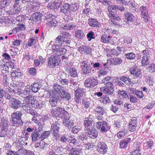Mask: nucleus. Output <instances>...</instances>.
<instances>
[{
    "label": "nucleus",
    "mask_w": 155,
    "mask_h": 155,
    "mask_svg": "<svg viewBox=\"0 0 155 155\" xmlns=\"http://www.w3.org/2000/svg\"><path fill=\"white\" fill-rule=\"evenodd\" d=\"M59 117H61L63 119V122H64V121H65V120H68L70 119L68 113L64 110H63L61 113Z\"/></svg>",
    "instance_id": "24"
},
{
    "label": "nucleus",
    "mask_w": 155,
    "mask_h": 155,
    "mask_svg": "<svg viewBox=\"0 0 155 155\" xmlns=\"http://www.w3.org/2000/svg\"><path fill=\"white\" fill-rule=\"evenodd\" d=\"M124 57L127 60H133L135 58L136 55L135 54L130 52L125 54Z\"/></svg>",
    "instance_id": "34"
},
{
    "label": "nucleus",
    "mask_w": 155,
    "mask_h": 155,
    "mask_svg": "<svg viewBox=\"0 0 155 155\" xmlns=\"http://www.w3.org/2000/svg\"><path fill=\"white\" fill-rule=\"evenodd\" d=\"M135 94L139 98H142L144 97V94L142 91L137 90L136 91H134Z\"/></svg>",
    "instance_id": "60"
},
{
    "label": "nucleus",
    "mask_w": 155,
    "mask_h": 155,
    "mask_svg": "<svg viewBox=\"0 0 155 155\" xmlns=\"http://www.w3.org/2000/svg\"><path fill=\"white\" fill-rule=\"evenodd\" d=\"M153 144V141L150 139L146 143H145L144 146L145 147H147V148L151 147Z\"/></svg>",
    "instance_id": "62"
},
{
    "label": "nucleus",
    "mask_w": 155,
    "mask_h": 155,
    "mask_svg": "<svg viewBox=\"0 0 155 155\" xmlns=\"http://www.w3.org/2000/svg\"><path fill=\"white\" fill-rule=\"evenodd\" d=\"M85 92V89L82 88H78L75 91V95L82 97L84 94Z\"/></svg>",
    "instance_id": "27"
},
{
    "label": "nucleus",
    "mask_w": 155,
    "mask_h": 155,
    "mask_svg": "<svg viewBox=\"0 0 155 155\" xmlns=\"http://www.w3.org/2000/svg\"><path fill=\"white\" fill-rule=\"evenodd\" d=\"M60 63L59 57L56 55H51L48 58V65L51 68L58 66Z\"/></svg>",
    "instance_id": "3"
},
{
    "label": "nucleus",
    "mask_w": 155,
    "mask_h": 155,
    "mask_svg": "<svg viewBox=\"0 0 155 155\" xmlns=\"http://www.w3.org/2000/svg\"><path fill=\"white\" fill-rule=\"evenodd\" d=\"M148 68L150 72L152 73L155 72V65L153 64H152L149 65Z\"/></svg>",
    "instance_id": "64"
},
{
    "label": "nucleus",
    "mask_w": 155,
    "mask_h": 155,
    "mask_svg": "<svg viewBox=\"0 0 155 155\" xmlns=\"http://www.w3.org/2000/svg\"><path fill=\"white\" fill-rule=\"evenodd\" d=\"M63 109L60 107H57L53 108L51 110V112L52 116L54 117L59 116L63 110Z\"/></svg>",
    "instance_id": "18"
},
{
    "label": "nucleus",
    "mask_w": 155,
    "mask_h": 155,
    "mask_svg": "<svg viewBox=\"0 0 155 155\" xmlns=\"http://www.w3.org/2000/svg\"><path fill=\"white\" fill-rule=\"evenodd\" d=\"M10 90L9 88H7L6 91L8 92L9 91V93L13 92L14 93H17L21 91L20 88L18 87L16 85V84H14L13 86L10 87Z\"/></svg>",
    "instance_id": "20"
},
{
    "label": "nucleus",
    "mask_w": 155,
    "mask_h": 155,
    "mask_svg": "<svg viewBox=\"0 0 155 155\" xmlns=\"http://www.w3.org/2000/svg\"><path fill=\"white\" fill-rule=\"evenodd\" d=\"M28 72L29 74L34 76L36 74V69L34 68H29L28 70Z\"/></svg>",
    "instance_id": "54"
},
{
    "label": "nucleus",
    "mask_w": 155,
    "mask_h": 155,
    "mask_svg": "<svg viewBox=\"0 0 155 155\" xmlns=\"http://www.w3.org/2000/svg\"><path fill=\"white\" fill-rule=\"evenodd\" d=\"M87 130L88 136L92 138H96L97 136V132L94 126L90 127L89 129L85 130Z\"/></svg>",
    "instance_id": "13"
},
{
    "label": "nucleus",
    "mask_w": 155,
    "mask_h": 155,
    "mask_svg": "<svg viewBox=\"0 0 155 155\" xmlns=\"http://www.w3.org/2000/svg\"><path fill=\"white\" fill-rule=\"evenodd\" d=\"M95 110V111L97 113V114L101 115H103L105 112L104 109H103L102 107L100 106H98L96 108Z\"/></svg>",
    "instance_id": "48"
},
{
    "label": "nucleus",
    "mask_w": 155,
    "mask_h": 155,
    "mask_svg": "<svg viewBox=\"0 0 155 155\" xmlns=\"http://www.w3.org/2000/svg\"><path fill=\"white\" fill-rule=\"evenodd\" d=\"M97 127L102 132H106L107 130V123L104 121H99L96 123Z\"/></svg>",
    "instance_id": "14"
},
{
    "label": "nucleus",
    "mask_w": 155,
    "mask_h": 155,
    "mask_svg": "<svg viewBox=\"0 0 155 155\" xmlns=\"http://www.w3.org/2000/svg\"><path fill=\"white\" fill-rule=\"evenodd\" d=\"M30 86L32 91L35 93L38 91L39 89L41 88V84L38 83H35L33 84H31Z\"/></svg>",
    "instance_id": "25"
},
{
    "label": "nucleus",
    "mask_w": 155,
    "mask_h": 155,
    "mask_svg": "<svg viewBox=\"0 0 155 155\" xmlns=\"http://www.w3.org/2000/svg\"><path fill=\"white\" fill-rule=\"evenodd\" d=\"M110 61L114 65H117L120 64L122 62V60L119 58H111Z\"/></svg>",
    "instance_id": "30"
},
{
    "label": "nucleus",
    "mask_w": 155,
    "mask_h": 155,
    "mask_svg": "<svg viewBox=\"0 0 155 155\" xmlns=\"http://www.w3.org/2000/svg\"><path fill=\"white\" fill-rule=\"evenodd\" d=\"M42 133V130L39 129H35V131L33 132L31 134L33 142L36 141L38 139L41 140L40 136Z\"/></svg>",
    "instance_id": "10"
},
{
    "label": "nucleus",
    "mask_w": 155,
    "mask_h": 155,
    "mask_svg": "<svg viewBox=\"0 0 155 155\" xmlns=\"http://www.w3.org/2000/svg\"><path fill=\"white\" fill-rule=\"evenodd\" d=\"M130 71L131 74L133 75L135 78L141 77L142 76L141 70L137 67L134 66L131 68Z\"/></svg>",
    "instance_id": "9"
},
{
    "label": "nucleus",
    "mask_w": 155,
    "mask_h": 155,
    "mask_svg": "<svg viewBox=\"0 0 155 155\" xmlns=\"http://www.w3.org/2000/svg\"><path fill=\"white\" fill-rule=\"evenodd\" d=\"M75 33V37L80 39L83 38L85 36L84 33L81 30L78 29L76 30Z\"/></svg>",
    "instance_id": "36"
},
{
    "label": "nucleus",
    "mask_w": 155,
    "mask_h": 155,
    "mask_svg": "<svg viewBox=\"0 0 155 155\" xmlns=\"http://www.w3.org/2000/svg\"><path fill=\"white\" fill-rule=\"evenodd\" d=\"M81 66L84 73L85 74H87L91 73V67L90 63L87 61H83L81 63Z\"/></svg>",
    "instance_id": "7"
},
{
    "label": "nucleus",
    "mask_w": 155,
    "mask_h": 155,
    "mask_svg": "<svg viewBox=\"0 0 155 155\" xmlns=\"http://www.w3.org/2000/svg\"><path fill=\"white\" fill-rule=\"evenodd\" d=\"M63 124L68 129L71 128L74 124V121L69 119L68 120H65L64 122H63Z\"/></svg>",
    "instance_id": "26"
},
{
    "label": "nucleus",
    "mask_w": 155,
    "mask_h": 155,
    "mask_svg": "<svg viewBox=\"0 0 155 155\" xmlns=\"http://www.w3.org/2000/svg\"><path fill=\"white\" fill-rule=\"evenodd\" d=\"M140 10L142 13V17L144 19L145 22H147L148 21V17L146 7L142 6L140 7Z\"/></svg>",
    "instance_id": "16"
},
{
    "label": "nucleus",
    "mask_w": 155,
    "mask_h": 155,
    "mask_svg": "<svg viewBox=\"0 0 155 155\" xmlns=\"http://www.w3.org/2000/svg\"><path fill=\"white\" fill-rule=\"evenodd\" d=\"M8 104L10 107L15 110L20 108L22 106V103L21 101L14 98H12L9 100Z\"/></svg>",
    "instance_id": "4"
},
{
    "label": "nucleus",
    "mask_w": 155,
    "mask_h": 155,
    "mask_svg": "<svg viewBox=\"0 0 155 155\" xmlns=\"http://www.w3.org/2000/svg\"><path fill=\"white\" fill-rule=\"evenodd\" d=\"M119 79L124 82V84L127 85L131 84L132 82L131 81V79L125 76L120 77Z\"/></svg>",
    "instance_id": "32"
},
{
    "label": "nucleus",
    "mask_w": 155,
    "mask_h": 155,
    "mask_svg": "<svg viewBox=\"0 0 155 155\" xmlns=\"http://www.w3.org/2000/svg\"><path fill=\"white\" fill-rule=\"evenodd\" d=\"M41 17V14L40 12H36L32 15V18L35 19V21L40 20Z\"/></svg>",
    "instance_id": "49"
},
{
    "label": "nucleus",
    "mask_w": 155,
    "mask_h": 155,
    "mask_svg": "<svg viewBox=\"0 0 155 155\" xmlns=\"http://www.w3.org/2000/svg\"><path fill=\"white\" fill-rule=\"evenodd\" d=\"M131 138L130 137L124 139L120 141L119 143L120 148H126L128 143L131 141Z\"/></svg>",
    "instance_id": "17"
},
{
    "label": "nucleus",
    "mask_w": 155,
    "mask_h": 155,
    "mask_svg": "<svg viewBox=\"0 0 155 155\" xmlns=\"http://www.w3.org/2000/svg\"><path fill=\"white\" fill-rule=\"evenodd\" d=\"M99 101L104 104H106L110 102V100L108 97L107 95L103 96L102 97L99 98Z\"/></svg>",
    "instance_id": "38"
},
{
    "label": "nucleus",
    "mask_w": 155,
    "mask_h": 155,
    "mask_svg": "<svg viewBox=\"0 0 155 155\" xmlns=\"http://www.w3.org/2000/svg\"><path fill=\"white\" fill-rule=\"evenodd\" d=\"M31 90L30 86L29 85H27L25 87L22 93L25 95H27L26 98H27V97L31 96L30 94L31 92Z\"/></svg>",
    "instance_id": "39"
},
{
    "label": "nucleus",
    "mask_w": 155,
    "mask_h": 155,
    "mask_svg": "<svg viewBox=\"0 0 155 155\" xmlns=\"http://www.w3.org/2000/svg\"><path fill=\"white\" fill-rule=\"evenodd\" d=\"M52 134L53 135V138L56 141H58L60 139V134L59 131H51Z\"/></svg>",
    "instance_id": "53"
},
{
    "label": "nucleus",
    "mask_w": 155,
    "mask_h": 155,
    "mask_svg": "<svg viewBox=\"0 0 155 155\" xmlns=\"http://www.w3.org/2000/svg\"><path fill=\"white\" fill-rule=\"evenodd\" d=\"M33 103L34 106H35L36 109H41L43 106V102L41 100H33Z\"/></svg>",
    "instance_id": "22"
},
{
    "label": "nucleus",
    "mask_w": 155,
    "mask_h": 155,
    "mask_svg": "<svg viewBox=\"0 0 155 155\" xmlns=\"http://www.w3.org/2000/svg\"><path fill=\"white\" fill-rule=\"evenodd\" d=\"M39 8V6L38 5H31L28 7L27 9L28 13H30L37 10Z\"/></svg>",
    "instance_id": "45"
},
{
    "label": "nucleus",
    "mask_w": 155,
    "mask_h": 155,
    "mask_svg": "<svg viewBox=\"0 0 155 155\" xmlns=\"http://www.w3.org/2000/svg\"><path fill=\"white\" fill-rule=\"evenodd\" d=\"M101 91H103L104 93L109 95H112L114 92V89H109V88H104L101 87L100 88Z\"/></svg>",
    "instance_id": "29"
},
{
    "label": "nucleus",
    "mask_w": 155,
    "mask_h": 155,
    "mask_svg": "<svg viewBox=\"0 0 155 155\" xmlns=\"http://www.w3.org/2000/svg\"><path fill=\"white\" fill-rule=\"evenodd\" d=\"M94 36V33L92 31H90L87 35L88 41H90L92 39H94L95 38Z\"/></svg>",
    "instance_id": "55"
},
{
    "label": "nucleus",
    "mask_w": 155,
    "mask_h": 155,
    "mask_svg": "<svg viewBox=\"0 0 155 155\" xmlns=\"http://www.w3.org/2000/svg\"><path fill=\"white\" fill-rule=\"evenodd\" d=\"M70 8L69 4L68 3H65L61 7L60 12L66 15L68 14V13H71Z\"/></svg>",
    "instance_id": "15"
},
{
    "label": "nucleus",
    "mask_w": 155,
    "mask_h": 155,
    "mask_svg": "<svg viewBox=\"0 0 155 155\" xmlns=\"http://www.w3.org/2000/svg\"><path fill=\"white\" fill-rule=\"evenodd\" d=\"M150 62V61L149 60V58L142 57V61H141V63H142V66H145L146 65H147Z\"/></svg>",
    "instance_id": "50"
},
{
    "label": "nucleus",
    "mask_w": 155,
    "mask_h": 155,
    "mask_svg": "<svg viewBox=\"0 0 155 155\" xmlns=\"http://www.w3.org/2000/svg\"><path fill=\"white\" fill-rule=\"evenodd\" d=\"M112 37L110 36L103 35L101 37V41L103 43H110Z\"/></svg>",
    "instance_id": "28"
},
{
    "label": "nucleus",
    "mask_w": 155,
    "mask_h": 155,
    "mask_svg": "<svg viewBox=\"0 0 155 155\" xmlns=\"http://www.w3.org/2000/svg\"><path fill=\"white\" fill-rule=\"evenodd\" d=\"M22 114V113L19 111H17L12 114V120L13 125L17 124L21 125L23 124L21 118Z\"/></svg>",
    "instance_id": "1"
},
{
    "label": "nucleus",
    "mask_w": 155,
    "mask_h": 155,
    "mask_svg": "<svg viewBox=\"0 0 155 155\" xmlns=\"http://www.w3.org/2000/svg\"><path fill=\"white\" fill-rule=\"evenodd\" d=\"M66 90L64 87L59 85L56 84L54 87V91L56 92H58L61 95Z\"/></svg>",
    "instance_id": "23"
},
{
    "label": "nucleus",
    "mask_w": 155,
    "mask_h": 155,
    "mask_svg": "<svg viewBox=\"0 0 155 155\" xmlns=\"http://www.w3.org/2000/svg\"><path fill=\"white\" fill-rule=\"evenodd\" d=\"M50 131H44L43 133L42 132L41 135L40 136V138L41 140H43L45 138L48 137L50 134Z\"/></svg>",
    "instance_id": "44"
},
{
    "label": "nucleus",
    "mask_w": 155,
    "mask_h": 155,
    "mask_svg": "<svg viewBox=\"0 0 155 155\" xmlns=\"http://www.w3.org/2000/svg\"><path fill=\"white\" fill-rule=\"evenodd\" d=\"M98 83V81L94 78H87L84 82L85 86L88 88L94 87L96 86Z\"/></svg>",
    "instance_id": "5"
},
{
    "label": "nucleus",
    "mask_w": 155,
    "mask_h": 155,
    "mask_svg": "<svg viewBox=\"0 0 155 155\" xmlns=\"http://www.w3.org/2000/svg\"><path fill=\"white\" fill-rule=\"evenodd\" d=\"M0 5L1 7L2 8H5V7L8 6L11 3L12 0H1Z\"/></svg>",
    "instance_id": "47"
},
{
    "label": "nucleus",
    "mask_w": 155,
    "mask_h": 155,
    "mask_svg": "<svg viewBox=\"0 0 155 155\" xmlns=\"http://www.w3.org/2000/svg\"><path fill=\"white\" fill-rule=\"evenodd\" d=\"M118 94H119L120 97H122L124 98H126L128 97L127 91L124 90H119L118 91Z\"/></svg>",
    "instance_id": "43"
},
{
    "label": "nucleus",
    "mask_w": 155,
    "mask_h": 155,
    "mask_svg": "<svg viewBox=\"0 0 155 155\" xmlns=\"http://www.w3.org/2000/svg\"><path fill=\"white\" fill-rule=\"evenodd\" d=\"M77 140L75 138H73L72 137H70L69 139V144L71 146H73L76 145L77 143L76 142Z\"/></svg>",
    "instance_id": "51"
},
{
    "label": "nucleus",
    "mask_w": 155,
    "mask_h": 155,
    "mask_svg": "<svg viewBox=\"0 0 155 155\" xmlns=\"http://www.w3.org/2000/svg\"><path fill=\"white\" fill-rule=\"evenodd\" d=\"M27 99L26 100L27 101L26 102V103H23V105L22 106L23 109L25 110L26 112H28V110L32 108L34 106L33 101L34 100V97H32L31 96H29L27 97Z\"/></svg>",
    "instance_id": "2"
},
{
    "label": "nucleus",
    "mask_w": 155,
    "mask_h": 155,
    "mask_svg": "<svg viewBox=\"0 0 155 155\" xmlns=\"http://www.w3.org/2000/svg\"><path fill=\"white\" fill-rule=\"evenodd\" d=\"M125 18L127 21H132L134 19V17L131 14L128 13L125 14Z\"/></svg>",
    "instance_id": "52"
},
{
    "label": "nucleus",
    "mask_w": 155,
    "mask_h": 155,
    "mask_svg": "<svg viewBox=\"0 0 155 155\" xmlns=\"http://www.w3.org/2000/svg\"><path fill=\"white\" fill-rule=\"evenodd\" d=\"M65 39V38L64 37L59 35L55 39V43L58 44L61 47L63 46Z\"/></svg>",
    "instance_id": "19"
},
{
    "label": "nucleus",
    "mask_w": 155,
    "mask_h": 155,
    "mask_svg": "<svg viewBox=\"0 0 155 155\" xmlns=\"http://www.w3.org/2000/svg\"><path fill=\"white\" fill-rule=\"evenodd\" d=\"M70 12L72 11L75 12L77 11L79 8L78 4L76 3H74L70 5Z\"/></svg>",
    "instance_id": "46"
},
{
    "label": "nucleus",
    "mask_w": 155,
    "mask_h": 155,
    "mask_svg": "<svg viewBox=\"0 0 155 155\" xmlns=\"http://www.w3.org/2000/svg\"><path fill=\"white\" fill-rule=\"evenodd\" d=\"M137 120L136 117H132L129 122V124L137 126Z\"/></svg>",
    "instance_id": "63"
},
{
    "label": "nucleus",
    "mask_w": 155,
    "mask_h": 155,
    "mask_svg": "<svg viewBox=\"0 0 155 155\" xmlns=\"http://www.w3.org/2000/svg\"><path fill=\"white\" fill-rule=\"evenodd\" d=\"M81 127L77 125L74 126L72 129L71 132L74 134L77 133L80 131Z\"/></svg>",
    "instance_id": "57"
},
{
    "label": "nucleus",
    "mask_w": 155,
    "mask_h": 155,
    "mask_svg": "<svg viewBox=\"0 0 155 155\" xmlns=\"http://www.w3.org/2000/svg\"><path fill=\"white\" fill-rule=\"evenodd\" d=\"M135 150H137L139 153H140V151L142 150V144L140 142L137 143L134 146Z\"/></svg>",
    "instance_id": "56"
},
{
    "label": "nucleus",
    "mask_w": 155,
    "mask_h": 155,
    "mask_svg": "<svg viewBox=\"0 0 155 155\" xmlns=\"http://www.w3.org/2000/svg\"><path fill=\"white\" fill-rule=\"evenodd\" d=\"M21 8H12L10 10L8 11L7 12L10 15H14L18 14L21 11Z\"/></svg>",
    "instance_id": "35"
},
{
    "label": "nucleus",
    "mask_w": 155,
    "mask_h": 155,
    "mask_svg": "<svg viewBox=\"0 0 155 155\" xmlns=\"http://www.w3.org/2000/svg\"><path fill=\"white\" fill-rule=\"evenodd\" d=\"M93 122L92 119L90 117H87L85 118L84 120V130L89 129L90 127L94 126Z\"/></svg>",
    "instance_id": "11"
},
{
    "label": "nucleus",
    "mask_w": 155,
    "mask_h": 155,
    "mask_svg": "<svg viewBox=\"0 0 155 155\" xmlns=\"http://www.w3.org/2000/svg\"><path fill=\"white\" fill-rule=\"evenodd\" d=\"M17 155H25L26 153V150L21 148L16 151Z\"/></svg>",
    "instance_id": "59"
},
{
    "label": "nucleus",
    "mask_w": 155,
    "mask_h": 155,
    "mask_svg": "<svg viewBox=\"0 0 155 155\" xmlns=\"http://www.w3.org/2000/svg\"><path fill=\"white\" fill-rule=\"evenodd\" d=\"M81 150L78 148H73L71 150V152L69 153V155H80Z\"/></svg>",
    "instance_id": "41"
},
{
    "label": "nucleus",
    "mask_w": 155,
    "mask_h": 155,
    "mask_svg": "<svg viewBox=\"0 0 155 155\" xmlns=\"http://www.w3.org/2000/svg\"><path fill=\"white\" fill-rule=\"evenodd\" d=\"M65 68L66 71L72 77L75 78L77 76V71L75 68H71L70 66H68Z\"/></svg>",
    "instance_id": "12"
},
{
    "label": "nucleus",
    "mask_w": 155,
    "mask_h": 155,
    "mask_svg": "<svg viewBox=\"0 0 155 155\" xmlns=\"http://www.w3.org/2000/svg\"><path fill=\"white\" fill-rule=\"evenodd\" d=\"M88 21L89 25L92 27H97L99 25V22L94 18H89L88 19Z\"/></svg>",
    "instance_id": "21"
},
{
    "label": "nucleus",
    "mask_w": 155,
    "mask_h": 155,
    "mask_svg": "<svg viewBox=\"0 0 155 155\" xmlns=\"http://www.w3.org/2000/svg\"><path fill=\"white\" fill-rule=\"evenodd\" d=\"M59 82L63 85H68L69 83L68 80L67 79H63L60 78L59 79Z\"/></svg>",
    "instance_id": "58"
},
{
    "label": "nucleus",
    "mask_w": 155,
    "mask_h": 155,
    "mask_svg": "<svg viewBox=\"0 0 155 155\" xmlns=\"http://www.w3.org/2000/svg\"><path fill=\"white\" fill-rule=\"evenodd\" d=\"M61 97L64 99L68 101L71 98L70 94L66 90L61 95Z\"/></svg>",
    "instance_id": "37"
},
{
    "label": "nucleus",
    "mask_w": 155,
    "mask_h": 155,
    "mask_svg": "<svg viewBox=\"0 0 155 155\" xmlns=\"http://www.w3.org/2000/svg\"><path fill=\"white\" fill-rule=\"evenodd\" d=\"M3 83L5 84V86H7L8 85L10 80V78L9 77H7L5 75L3 77Z\"/></svg>",
    "instance_id": "61"
},
{
    "label": "nucleus",
    "mask_w": 155,
    "mask_h": 155,
    "mask_svg": "<svg viewBox=\"0 0 155 155\" xmlns=\"http://www.w3.org/2000/svg\"><path fill=\"white\" fill-rule=\"evenodd\" d=\"M60 124L58 121H55L52 124L51 127V131H59L60 129Z\"/></svg>",
    "instance_id": "31"
},
{
    "label": "nucleus",
    "mask_w": 155,
    "mask_h": 155,
    "mask_svg": "<svg viewBox=\"0 0 155 155\" xmlns=\"http://www.w3.org/2000/svg\"><path fill=\"white\" fill-rule=\"evenodd\" d=\"M1 125L2 129L8 130V122L5 118H2V119Z\"/></svg>",
    "instance_id": "40"
},
{
    "label": "nucleus",
    "mask_w": 155,
    "mask_h": 155,
    "mask_svg": "<svg viewBox=\"0 0 155 155\" xmlns=\"http://www.w3.org/2000/svg\"><path fill=\"white\" fill-rule=\"evenodd\" d=\"M60 45L55 44L52 47L53 52H55L58 55L65 54L67 52L66 49L60 47Z\"/></svg>",
    "instance_id": "6"
},
{
    "label": "nucleus",
    "mask_w": 155,
    "mask_h": 155,
    "mask_svg": "<svg viewBox=\"0 0 155 155\" xmlns=\"http://www.w3.org/2000/svg\"><path fill=\"white\" fill-rule=\"evenodd\" d=\"M97 150L99 153L101 154H104L107 151V147L104 143L99 142L97 145Z\"/></svg>",
    "instance_id": "8"
},
{
    "label": "nucleus",
    "mask_w": 155,
    "mask_h": 155,
    "mask_svg": "<svg viewBox=\"0 0 155 155\" xmlns=\"http://www.w3.org/2000/svg\"><path fill=\"white\" fill-rule=\"evenodd\" d=\"M50 98L55 100L59 101L61 98L60 94L58 92H56L55 91H54L51 94V97Z\"/></svg>",
    "instance_id": "33"
},
{
    "label": "nucleus",
    "mask_w": 155,
    "mask_h": 155,
    "mask_svg": "<svg viewBox=\"0 0 155 155\" xmlns=\"http://www.w3.org/2000/svg\"><path fill=\"white\" fill-rule=\"evenodd\" d=\"M90 99L89 98H84L83 100L82 104L85 108H88L90 104Z\"/></svg>",
    "instance_id": "42"
}]
</instances>
